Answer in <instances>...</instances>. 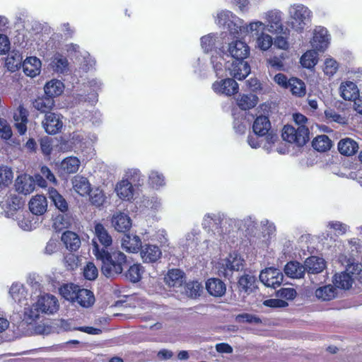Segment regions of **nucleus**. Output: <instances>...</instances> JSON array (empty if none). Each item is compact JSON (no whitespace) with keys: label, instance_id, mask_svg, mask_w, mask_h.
I'll return each mask as SVG.
<instances>
[{"label":"nucleus","instance_id":"obj_1","mask_svg":"<svg viewBox=\"0 0 362 362\" xmlns=\"http://www.w3.org/2000/svg\"><path fill=\"white\" fill-rule=\"evenodd\" d=\"M93 253L98 260L101 262V272L107 278H115L122 274L127 267V256L119 250L109 252L105 248H100L98 243L93 241Z\"/></svg>","mask_w":362,"mask_h":362},{"label":"nucleus","instance_id":"obj_2","mask_svg":"<svg viewBox=\"0 0 362 362\" xmlns=\"http://www.w3.org/2000/svg\"><path fill=\"white\" fill-rule=\"evenodd\" d=\"M228 51L232 57L231 66H227L229 75L238 80L245 78L250 73V66L244 59L250 55V47L241 40L231 42Z\"/></svg>","mask_w":362,"mask_h":362},{"label":"nucleus","instance_id":"obj_3","mask_svg":"<svg viewBox=\"0 0 362 362\" xmlns=\"http://www.w3.org/2000/svg\"><path fill=\"white\" fill-rule=\"evenodd\" d=\"M293 117L297 128L291 125L284 126L281 136L284 141L303 146L309 140V129L305 125L308 119L300 113L293 114Z\"/></svg>","mask_w":362,"mask_h":362},{"label":"nucleus","instance_id":"obj_4","mask_svg":"<svg viewBox=\"0 0 362 362\" xmlns=\"http://www.w3.org/2000/svg\"><path fill=\"white\" fill-rule=\"evenodd\" d=\"M288 14L292 28L297 32H301L310 23L312 12L308 7L299 4L291 5L288 8Z\"/></svg>","mask_w":362,"mask_h":362},{"label":"nucleus","instance_id":"obj_5","mask_svg":"<svg viewBox=\"0 0 362 362\" xmlns=\"http://www.w3.org/2000/svg\"><path fill=\"white\" fill-rule=\"evenodd\" d=\"M217 24L226 26L232 34H238L242 31L243 21L229 11H222L217 15Z\"/></svg>","mask_w":362,"mask_h":362},{"label":"nucleus","instance_id":"obj_6","mask_svg":"<svg viewBox=\"0 0 362 362\" xmlns=\"http://www.w3.org/2000/svg\"><path fill=\"white\" fill-rule=\"evenodd\" d=\"M243 267V259L238 254H230L229 257L219 264L218 274L229 278L233 272L239 271Z\"/></svg>","mask_w":362,"mask_h":362},{"label":"nucleus","instance_id":"obj_7","mask_svg":"<svg viewBox=\"0 0 362 362\" xmlns=\"http://www.w3.org/2000/svg\"><path fill=\"white\" fill-rule=\"evenodd\" d=\"M282 272L276 268L269 267L262 270L259 274V280L267 287L276 288L283 282Z\"/></svg>","mask_w":362,"mask_h":362},{"label":"nucleus","instance_id":"obj_8","mask_svg":"<svg viewBox=\"0 0 362 362\" xmlns=\"http://www.w3.org/2000/svg\"><path fill=\"white\" fill-rule=\"evenodd\" d=\"M283 13L277 9L267 11L264 13L267 24L266 30L272 33H280L284 30L282 23Z\"/></svg>","mask_w":362,"mask_h":362},{"label":"nucleus","instance_id":"obj_9","mask_svg":"<svg viewBox=\"0 0 362 362\" xmlns=\"http://www.w3.org/2000/svg\"><path fill=\"white\" fill-rule=\"evenodd\" d=\"M42 127L49 134H56L63 127L62 116L56 112H47L42 122Z\"/></svg>","mask_w":362,"mask_h":362},{"label":"nucleus","instance_id":"obj_10","mask_svg":"<svg viewBox=\"0 0 362 362\" xmlns=\"http://www.w3.org/2000/svg\"><path fill=\"white\" fill-rule=\"evenodd\" d=\"M240 229V221L226 218L223 215L220 216L217 232L223 239H226V236L231 233H237Z\"/></svg>","mask_w":362,"mask_h":362},{"label":"nucleus","instance_id":"obj_11","mask_svg":"<svg viewBox=\"0 0 362 362\" xmlns=\"http://www.w3.org/2000/svg\"><path fill=\"white\" fill-rule=\"evenodd\" d=\"M313 48L319 52H324L329 43V35L324 27H317L313 32V37L310 41Z\"/></svg>","mask_w":362,"mask_h":362},{"label":"nucleus","instance_id":"obj_12","mask_svg":"<svg viewBox=\"0 0 362 362\" xmlns=\"http://www.w3.org/2000/svg\"><path fill=\"white\" fill-rule=\"evenodd\" d=\"M214 91L218 94L232 95L238 93L239 87L238 83L233 78H226L216 81L212 85Z\"/></svg>","mask_w":362,"mask_h":362},{"label":"nucleus","instance_id":"obj_13","mask_svg":"<svg viewBox=\"0 0 362 362\" xmlns=\"http://www.w3.org/2000/svg\"><path fill=\"white\" fill-rule=\"evenodd\" d=\"M140 255L144 263H154L161 257L162 252L157 245L146 244L141 246Z\"/></svg>","mask_w":362,"mask_h":362},{"label":"nucleus","instance_id":"obj_14","mask_svg":"<svg viewBox=\"0 0 362 362\" xmlns=\"http://www.w3.org/2000/svg\"><path fill=\"white\" fill-rule=\"evenodd\" d=\"M112 226L120 233L128 231L132 227V220L128 214L123 212H117L113 214L111 219Z\"/></svg>","mask_w":362,"mask_h":362},{"label":"nucleus","instance_id":"obj_15","mask_svg":"<svg viewBox=\"0 0 362 362\" xmlns=\"http://www.w3.org/2000/svg\"><path fill=\"white\" fill-rule=\"evenodd\" d=\"M94 235L95 238L93 239L92 242L95 240L98 243V240L103 246L101 248H105L107 250V248L112 245V236L109 234L108 230L102 223H95Z\"/></svg>","mask_w":362,"mask_h":362},{"label":"nucleus","instance_id":"obj_16","mask_svg":"<svg viewBox=\"0 0 362 362\" xmlns=\"http://www.w3.org/2000/svg\"><path fill=\"white\" fill-rule=\"evenodd\" d=\"M58 301L56 297L52 295L45 294L40 296L37 300V306L41 313L52 314L58 309Z\"/></svg>","mask_w":362,"mask_h":362},{"label":"nucleus","instance_id":"obj_17","mask_svg":"<svg viewBox=\"0 0 362 362\" xmlns=\"http://www.w3.org/2000/svg\"><path fill=\"white\" fill-rule=\"evenodd\" d=\"M15 188L18 193L30 194L35 189L34 179L27 175H21L16 180Z\"/></svg>","mask_w":362,"mask_h":362},{"label":"nucleus","instance_id":"obj_18","mask_svg":"<svg viewBox=\"0 0 362 362\" xmlns=\"http://www.w3.org/2000/svg\"><path fill=\"white\" fill-rule=\"evenodd\" d=\"M28 111L23 105H20L13 114L15 127L21 135L25 134L28 122Z\"/></svg>","mask_w":362,"mask_h":362},{"label":"nucleus","instance_id":"obj_19","mask_svg":"<svg viewBox=\"0 0 362 362\" xmlns=\"http://www.w3.org/2000/svg\"><path fill=\"white\" fill-rule=\"evenodd\" d=\"M41 65V61L38 58L30 57L23 61L21 67L26 76L33 78L40 74Z\"/></svg>","mask_w":362,"mask_h":362},{"label":"nucleus","instance_id":"obj_20","mask_svg":"<svg viewBox=\"0 0 362 362\" xmlns=\"http://www.w3.org/2000/svg\"><path fill=\"white\" fill-rule=\"evenodd\" d=\"M115 191L122 200L130 201L133 199L134 189L132 183L127 179L122 180L115 186Z\"/></svg>","mask_w":362,"mask_h":362},{"label":"nucleus","instance_id":"obj_21","mask_svg":"<svg viewBox=\"0 0 362 362\" xmlns=\"http://www.w3.org/2000/svg\"><path fill=\"white\" fill-rule=\"evenodd\" d=\"M121 245L126 252L136 253L141 247V240L136 235L125 234L122 238Z\"/></svg>","mask_w":362,"mask_h":362},{"label":"nucleus","instance_id":"obj_22","mask_svg":"<svg viewBox=\"0 0 362 362\" xmlns=\"http://www.w3.org/2000/svg\"><path fill=\"white\" fill-rule=\"evenodd\" d=\"M272 129L270 120L268 117L259 115L257 117L252 124L254 133L259 136H264Z\"/></svg>","mask_w":362,"mask_h":362},{"label":"nucleus","instance_id":"obj_23","mask_svg":"<svg viewBox=\"0 0 362 362\" xmlns=\"http://www.w3.org/2000/svg\"><path fill=\"white\" fill-rule=\"evenodd\" d=\"M206 288L210 295L215 297H221L226 291V284L216 278L209 279L206 282Z\"/></svg>","mask_w":362,"mask_h":362},{"label":"nucleus","instance_id":"obj_24","mask_svg":"<svg viewBox=\"0 0 362 362\" xmlns=\"http://www.w3.org/2000/svg\"><path fill=\"white\" fill-rule=\"evenodd\" d=\"M95 301V296L91 291L86 288H81V287L79 288L75 298V302L83 308H88L93 305Z\"/></svg>","mask_w":362,"mask_h":362},{"label":"nucleus","instance_id":"obj_25","mask_svg":"<svg viewBox=\"0 0 362 362\" xmlns=\"http://www.w3.org/2000/svg\"><path fill=\"white\" fill-rule=\"evenodd\" d=\"M211 61L217 77H223L225 72H229L227 66H231V62H225V59L220 53H216V55H212Z\"/></svg>","mask_w":362,"mask_h":362},{"label":"nucleus","instance_id":"obj_26","mask_svg":"<svg viewBox=\"0 0 362 362\" xmlns=\"http://www.w3.org/2000/svg\"><path fill=\"white\" fill-rule=\"evenodd\" d=\"M29 209L35 215H42L47 209V201L44 195H36L29 202Z\"/></svg>","mask_w":362,"mask_h":362},{"label":"nucleus","instance_id":"obj_27","mask_svg":"<svg viewBox=\"0 0 362 362\" xmlns=\"http://www.w3.org/2000/svg\"><path fill=\"white\" fill-rule=\"evenodd\" d=\"M80 164L81 162L76 157H67L59 164V172L62 175L76 173L78 170Z\"/></svg>","mask_w":362,"mask_h":362},{"label":"nucleus","instance_id":"obj_28","mask_svg":"<svg viewBox=\"0 0 362 362\" xmlns=\"http://www.w3.org/2000/svg\"><path fill=\"white\" fill-rule=\"evenodd\" d=\"M338 150L341 154L351 156L358 151V144L354 139L346 137L339 141Z\"/></svg>","mask_w":362,"mask_h":362},{"label":"nucleus","instance_id":"obj_29","mask_svg":"<svg viewBox=\"0 0 362 362\" xmlns=\"http://www.w3.org/2000/svg\"><path fill=\"white\" fill-rule=\"evenodd\" d=\"M340 95L346 100H355L359 95L357 86L351 82L342 83L339 88Z\"/></svg>","mask_w":362,"mask_h":362},{"label":"nucleus","instance_id":"obj_30","mask_svg":"<svg viewBox=\"0 0 362 362\" xmlns=\"http://www.w3.org/2000/svg\"><path fill=\"white\" fill-rule=\"evenodd\" d=\"M9 294L13 300L21 305H28L26 301L27 291L23 284L13 283L9 290Z\"/></svg>","mask_w":362,"mask_h":362},{"label":"nucleus","instance_id":"obj_31","mask_svg":"<svg viewBox=\"0 0 362 362\" xmlns=\"http://www.w3.org/2000/svg\"><path fill=\"white\" fill-rule=\"evenodd\" d=\"M304 267L308 273L318 274L325 268V262L322 258L312 256L305 260Z\"/></svg>","mask_w":362,"mask_h":362},{"label":"nucleus","instance_id":"obj_32","mask_svg":"<svg viewBox=\"0 0 362 362\" xmlns=\"http://www.w3.org/2000/svg\"><path fill=\"white\" fill-rule=\"evenodd\" d=\"M62 241L66 247L71 251H76L81 245L78 235L72 231H66L62 235Z\"/></svg>","mask_w":362,"mask_h":362},{"label":"nucleus","instance_id":"obj_33","mask_svg":"<svg viewBox=\"0 0 362 362\" xmlns=\"http://www.w3.org/2000/svg\"><path fill=\"white\" fill-rule=\"evenodd\" d=\"M23 57L18 50H12L7 56L6 66L8 71L15 72L22 66Z\"/></svg>","mask_w":362,"mask_h":362},{"label":"nucleus","instance_id":"obj_34","mask_svg":"<svg viewBox=\"0 0 362 362\" xmlns=\"http://www.w3.org/2000/svg\"><path fill=\"white\" fill-rule=\"evenodd\" d=\"M305 272V267L298 262H289L284 267L285 274L293 279H300Z\"/></svg>","mask_w":362,"mask_h":362},{"label":"nucleus","instance_id":"obj_35","mask_svg":"<svg viewBox=\"0 0 362 362\" xmlns=\"http://www.w3.org/2000/svg\"><path fill=\"white\" fill-rule=\"evenodd\" d=\"M74 189L81 196L88 194L90 192V184L88 179L82 176H75L72 180Z\"/></svg>","mask_w":362,"mask_h":362},{"label":"nucleus","instance_id":"obj_36","mask_svg":"<svg viewBox=\"0 0 362 362\" xmlns=\"http://www.w3.org/2000/svg\"><path fill=\"white\" fill-rule=\"evenodd\" d=\"M54 106V100L50 96L37 98L33 102V107L40 112L47 114V112H52L51 110Z\"/></svg>","mask_w":362,"mask_h":362},{"label":"nucleus","instance_id":"obj_37","mask_svg":"<svg viewBox=\"0 0 362 362\" xmlns=\"http://www.w3.org/2000/svg\"><path fill=\"white\" fill-rule=\"evenodd\" d=\"M199 241V231L193 229L190 233L186 234L181 244L185 250L193 252L197 248Z\"/></svg>","mask_w":362,"mask_h":362},{"label":"nucleus","instance_id":"obj_38","mask_svg":"<svg viewBox=\"0 0 362 362\" xmlns=\"http://www.w3.org/2000/svg\"><path fill=\"white\" fill-rule=\"evenodd\" d=\"M45 93L47 96L54 99V97L61 95L64 89V83L57 79L47 82L45 86Z\"/></svg>","mask_w":362,"mask_h":362},{"label":"nucleus","instance_id":"obj_39","mask_svg":"<svg viewBox=\"0 0 362 362\" xmlns=\"http://www.w3.org/2000/svg\"><path fill=\"white\" fill-rule=\"evenodd\" d=\"M165 280L169 286H180L184 281V273L178 269L169 270Z\"/></svg>","mask_w":362,"mask_h":362},{"label":"nucleus","instance_id":"obj_40","mask_svg":"<svg viewBox=\"0 0 362 362\" xmlns=\"http://www.w3.org/2000/svg\"><path fill=\"white\" fill-rule=\"evenodd\" d=\"M258 98L254 94H243L237 98V105L243 110L253 108L257 103Z\"/></svg>","mask_w":362,"mask_h":362},{"label":"nucleus","instance_id":"obj_41","mask_svg":"<svg viewBox=\"0 0 362 362\" xmlns=\"http://www.w3.org/2000/svg\"><path fill=\"white\" fill-rule=\"evenodd\" d=\"M80 286L74 284H66L59 288L60 295L66 300L75 303V298Z\"/></svg>","mask_w":362,"mask_h":362},{"label":"nucleus","instance_id":"obj_42","mask_svg":"<svg viewBox=\"0 0 362 362\" xmlns=\"http://www.w3.org/2000/svg\"><path fill=\"white\" fill-rule=\"evenodd\" d=\"M333 283L336 287L349 289L353 284V279L349 273L344 272L334 275Z\"/></svg>","mask_w":362,"mask_h":362},{"label":"nucleus","instance_id":"obj_43","mask_svg":"<svg viewBox=\"0 0 362 362\" xmlns=\"http://www.w3.org/2000/svg\"><path fill=\"white\" fill-rule=\"evenodd\" d=\"M288 88L291 93L297 97H303L305 95L306 88L305 83L297 78H291Z\"/></svg>","mask_w":362,"mask_h":362},{"label":"nucleus","instance_id":"obj_44","mask_svg":"<svg viewBox=\"0 0 362 362\" xmlns=\"http://www.w3.org/2000/svg\"><path fill=\"white\" fill-rule=\"evenodd\" d=\"M49 197L59 210L62 212L68 210L66 201L55 189H49Z\"/></svg>","mask_w":362,"mask_h":362},{"label":"nucleus","instance_id":"obj_45","mask_svg":"<svg viewBox=\"0 0 362 362\" xmlns=\"http://www.w3.org/2000/svg\"><path fill=\"white\" fill-rule=\"evenodd\" d=\"M13 178V174L11 168L6 165L0 166V192L6 189Z\"/></svg>","mask_w":362,"mask_h":362},{"label":"nucleus","instance_id":"obj_46","mask_svg":"<svg viewBox=\"0 0 362 362\" xmlns=\"http://www.w3.org/2000/svg\"><path fill=\"white\" fill-rule=\"evenodd\" d=\"M313 147L320 152H325L332 147V141L325 134L317 136L312 142Z\"/></svg>","mask_w":362,"mask_h":362},{"label":"nucleus","instance_id":"obj_47","mask_svg":"<svg viewBox=\"0 0 362 362\" xmlns=\"http://www.w3.org/2000/svg\"><path fill=\"white\" fill-rule=\"evenodd\" d=\"M88 86L91 90V93H90L87 96L81 95L82 98H80L79 101H89V102H95L98 98V90H99L102 86V83L98 79H92L88 82Z\"/></svg>","mask_w":362,"mask_h":362},{"label":"nucleus","instance_id":"obj_48","mask_svg":"<svg viewBox=\"0 0 362 362\" xmlns=\"http://www.w3.org/2000/svg\"><path fill=\"white\" fill-rule=\"evenodd\" d=\"M337 295V290L332 285H326L315 291V296L322 300H330Z\"/></svg>","mask_w":362,"mask_h":362},{"label":"nucleus","instance_id":"obj_49","mask_svg":"<svg viewBox=\"0 0 362 362\" xmlns=\"http://www.w3.org/2000/svg\"><path fill=\"white\" fill-rule=\"evenodd\" d=\"M143 273V267L140 264H134L129 267L125 273V276L131 282L136 283L141 280Z\"/></svg>","mask_w":362,"mask_h":362},{"label":"nucleus","instance_id":"obj_50","mask_svg":"<svg viewBox=\"0 0 362 362\" xmlns=\"http://www.w3.org/2000/svg\"><path fill=\"white\" fill-rule=\"evenodd\" d=\"M318 57L316 50H309L303 54L300 64L304 68L312 69L317 63Z\"/></svg>","mask_w":362,"mask_h":362},{"label":"nucleus","instance_id":"obj_51","mask_svg":"<svg viewBox=\"0 0 362 362\" xmlns=\"http://www.w3.org/2000/svg\"><path fill=\"white\" fill-rule=\"evenodd\" d=\"M256 279L254 276L249 274L243 275L239 279L238 287L240 291L251 293L255 287Z\"/></svg>","mask_w":362,"mask_h":362},{"label":"nucleus","instance_id":"obj_52","mask_svg":"<svg viewBox=\"0 0 362 362\" xmlns=\"http://www.w3.org/2000/svg\"><path fill=\"white\" fill-rule=\"evenodd\" d=\"M0 205L2 208L6 207L11 211H17L21 208L23 202L18 196L11 194L7 197L5 203L0 199Z\"/></svg>","mask_w":362,"mask_h":362},{"label":"nucleus","instance_id":"obj_53","mask_svg":"<svg viewBox=\"0 0 362 362\" xmlns=\"http://www.w3.org/2000/svg\"><path fill=\"white\" fill-rule=\"evenodd\" d=\"M52 64L54 71L63 73L68 66V60L63 55L56 54L53 57Z\"/></svg>","mask_w":362,"mask_h":362},{"label":"nucleus","instance_id":"obj_54","mask_svg":"<svg viewBox=\"0 0 362 362\" xmlns=\"http://www.w3.org/2000/svg\"><path fill=\"white\" fill-rule=\"evenodd\" d=\"M217 36L216 34L210 33L201 38V46L204 52L212 51L216 45Z\"/></svg>","mask_w":362,"mask_h":362},{"label":"nucleus","instance_id":"obj_55","mask_svg":"<svg viewBox=\"0 0 362 362\" xmlns=\"http://www.w3.org/2000/svg\"><path fill=\"white\" fill-rule=\"evenodd\" d=\"M202 285L198 281H190L185 286L186 295L192 298H196L200 296L202 291Z\"/></svg>","mask_w":362,"mask_h":362},{"label":"nucleus","instance_id":"obj_56","mask_svg":"<svg viewBox=\"0 0 362 362\" xmlns=\"http://www.w3.org/2000/svg\"><path fill=\"white\" fill-rule=\"evenodd\" d=\"M88 194L90 196V201L91 204L95 206H100L105 202V196L103 190L99 188L90 189Z\"/></svg>","mask_w":362,"mask_h":362},{"label":"nucleus","instance_id":"obj_57","mask_svg":"<svg viewBox=\"0 0 362 362\" xmlns=\"http://www.w3.org/2000/svg\"><path fill=\"white\" fill-rule=\"evenodd\" d=\"M41 313L40 309L37 306V301L31 307H25L24 315L26 320L34 321L37 319Z\"/></svg>","mask_w":362,"mask_h":362},{"label":"nucleus","instance_id":"obj_58","mask_svg":"<svg viewBox=\"0 0 362 362\" xmlns=\"http://www.w3.org/2000/svg\"><path fill=\"white\" fill-rule=\"evenodd\" d=\"M235 322L238 323L259 324L262 320L256 315L250 313H242L235 316Z\"/></svg>","mask_w":362,"mask_h":362},{"label":"nucleus","instance_id":"obj_59","mask_svg":"<svg viewBox=\"0 0 362 362\" xmlns=\"http://www.w3.org/2000/svg\"><path fill=\"white\" fill-rule=\"evenodd\" d=\"M148 180L150 184L153 187H160L165 185V177L163 175L156 170H152L150 173Z\"/></svg>","mask_w":362,"mask_h":362},{"label":"nucleus","instance_id":"obj_60","mask_svg":"<svg viewBox=\"0 0 362 362\" xmlns=\"http://www.w3.org/2000/svg\"><path fill=\"white\" fill-rule=\"evenodd\" d=\"M221 214H206L204 216L202 226L204 228L216 226L218 230V222L220 220Z\"/></svg>","mask_w":362,"mask_h":362},{"label":"nucleus","instance_id":"obj_61","mask_svg":"<svg viewBox=\"0 0 362 362\" xmlns=\"http://www.w3.org/2000/svg\"><path fill=\"white\" fill-rule=\"evenodd\" d=\"M272 43V38L268 34L262 33L257 39V47L262 50H267Z\"/></svg>","mask_w":362,"mask_h":362},{"label":"nucleus","instance_id":"obj_62","mask_svg":"<svg viewBox=\"0 0 362 362\" xmlns=\"http://www.w3.org/2000/svg\"><path fill=\"white\" fill-rule=\"evenodd\" d=\"M98 275V270L93 262H88L83 269L85 279L92 281L95 280Z\"/></svg>","mask_w":362,"mask_h":362},{"label":"nucleus","instance_id":"obj_63","mask_svg":"<svg viewBox=\"0 0 362 362\" xmlns=\"http://www.w3.org/2000/svg\"><path fill=\"white\" fill-rule=\"evenodd\" d=\"M328 227L332 228L338 235L345 234L349 228L346 224L340 221H330L328 223Z\"/></svg>","mask_w":362,"mask_h":362},{"label":"nucleus","instance_id":"obj_64","mask_svg":"<svg viewBox=\"0 0 362 362\" xmlns=\"http://www.w3.org/2000/svg\"><path fill=\"white\" fill-rule=\"evenodd\" d=\"M338 69V63L333 59H327L325 62L324 72L327 76H333Z\"/></svg>","mask_w":362,"mask_h":362}]
</instances>
